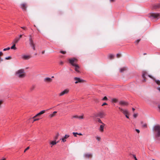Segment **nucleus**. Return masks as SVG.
I'll return each instance as SVG.
<instances>
[{"instance_id":"16","label":"nucleus","mask_w":160,"mask_h":160,"mask_svg":"<svg viewBox=\"0 0 160 160\" xmlns=\"http://www.w3.org/2000/svg\"><path fill=\"white\" fill-rule=\"evenodd\" d=\"M29 44L30 46L31 47H32L33 49L35 50V45L33 41L31 42H30Z\"/></svg>"},{"instance_id":"39","label":"nucleus","mask_w":160,"mask_h":160,"mask_svg":"<svg viewBox=\"0 0 160 160\" xmlns=\"http://www.w3.org/2000/svg\"><path fill=\"white\" fill-rule=\"evenodd\" d=\"M60 52L62 54H65L66 53V52L65 51H60Z\"/></svg>"},{"instance_id":"50","label":"nucleus","mask_w":160,"mask_h":160,"mask_svg":"<svg viewBox=\"0 0 160 160\" xmlns=\"http://www.w3.org/2000/svg\"><path fill=\"white\" fill-rule=\"evenodd\" d=\"M3 54V53L2 52H0V59L1 58V56Z\"/></svg>"},{"instance_id":"44","label":"nucleus","mask_w":160,"mask_h":160,"mask_svg":"<svg viewBox=\"0 0 160 160\" xmlns=\"http://www.w3.org/2000/svg\"><path fill=\"white\" fill-rule=\"evenodd\" d=\"M138 115V114H134L133 115V117L135 118H136Z\"/></svg>"},{"instance_id":"31","label":"nucleus","mask_w":160,"mask_h":160,"mask_svg":"<svg viewBox=\"0 0 160 160\" xmlns=\"http://www.w3.org/2000/svg\"><path fill=\"white\" fill-rule=\"evenodd\" d=\"M29 36V42L32 41H33V40H32V39L31 35H30Z\"/></svg>"},{"instance_id":"35","label":"nucleus","mask_w":160,"mask_h":160,"mask_svg":"<svg viewBox=\"0 0 160 160\" xmlns=\"http://www.w3.org/2000/svg\"><path fill=\"white\" fill-rule=\"evenodd\" d=\"M21 28H22V29H23L24 30H26L27 29V28L25 27H21Z\"/></svg>"},{"instance_id":"64","label":"nucleus","mask_w":160,"mask_h":160,"mask_svg":"<svg viewBox=\"0 0 160 160\" xmlns=\"http://www.w3.org/2000/svg\"><path fill=\"white\" fill-rule=\"evenodd\" d=\"M135 160H138L137 158Z\"/></svg>"},{"instance_id":"54","label":"nucleus","mask_w":160,"mask_h":160,"mask_svg":"<svg viewBox=\"0 0 160 160\" xmlns=\"http://www.w3.org/2000/svg\"><path fill=\"white\" fill-rule=\"evenodd\" d=\"M44 53H45V51H42V54H44Z\"/></svg>"},{"instance_id":"33","label":"nucleus","mask_w":160,"mask_h":160,"mask_svg":"<svg viewBox=\"0 0 160 160\" xmlns=\"http://www.w3.org/2000/svg\"><path fill=\"white\" fill-rule=\"evenodd\" d=\"M108 99L107 97L105 96L102 99V101H107Z\"/></svg>"},{"instance_id":"17","label":"nucleus","mask_w":160,"mask_h":160,"mask_svg":"<svg viewBox=\"0 0 160 160\" xmlns=\"http://www.w3.org/2000/svg\"><path fill=\"white\" fill-rule=\"evenodd\" d=\"M72 118H76L78 119H83V117L82 116H78V115H74L72 117Z\"/></svg>"},{"instance_id":"14","label":"nucleus","mask_w":160,"mask_h":160,"mask_svg":"<svg viewBox=\"0 0 160 160\" xmlns=\"http://www.w3.org/2000/svg\"><path fill=\"white\" fill-rule=\"evenodd\" d=\"M44 81L47 82H50L52 81V79L48 77H47L44 79Z\"/></svg>"},{"instance_id":"47","label":"nucleus","mask_w":160,"mask_h":160,"mask_svg":"<svg viewBox=\"0 0 160 160\" xmlns=\"http://www.w3.org/2000/svg\"><path fill=\"white\" fill-rule=\"evenodd\" d=\"M39 116V115L38 114V113L35 116H34L32 118H35L36 117H37L38 116Z\"/></svg>"},{"instance_id":"15","label":"nucleus","mask_w":160,"mask_h":160,"mask_svg":"<svg viewBox=\"0 0 160 160\" xmlns=\"http://www.w3.org/2000/svg\"><path fill=\"white\" fill-rule=\"evenodd\" d=\"M69 135H68L66 134L63 138H62L61 140L62 141L64 142L66 141V139L69 137Z\"/></svg>"},{"instance_id":"43","label":"nucleus","mask_w":160,"mask_h":160,"mask_svg":"<svg viewBox=\"0 0 160 160\" xmlns=\"http://www.w3.org/2000/svg\"><path fill=\"white\" fill-rule=\"evenodd\" d=\"M33 119H33V122H35V121L38 120L39 119L38 118H35V119L33 118Z\"/></svg>"},{"instance_id":"11","label":"nucleus","mask_w":160,"mask_h":160,"mask_svg":"<svg viewBox=\"0 0 160 160\" xmlns=\"http://www.w3.org/2000/svg\"><path fill=\"white\" fill-rule=\"evenodd\" d=\"M148 76L149 78H151V79H153L155 81V82L157 83V84L158 85H160V80H155L154 78L153 77H152V76L151 75H148Z\"/></svg>"},{"instance_id":"3","label":"nucleus","mask_w":160,"mask_h":160,"mask_svg":"<svg viewBox=\"0 0 160 160\" xmlns=\"http://www.w3.org/2000/svg\"><path fill=\"white\" fill-rule=\"evenodd\" d=\"M153 130L155 133V138L158 139L160 137V126L157 125L155 126Z\"/></svg>"},{"instance_id":"20","label":"nucleus","mask_w":160,"mask_h":160,"mask_svg":"<svg viewBox=\"0 0 160 160\" xmlns=\"http://www.w3.org/2000/svg\"><path fill=\"white\" fill-rule=\"evenodd\" d=\"M118 109L120 110L123 113H126V111L125 110V109H123L122 108H121L120 107H119Z\"/></svg>"},{"instance_id":"4","label":"nucleus","mask_w":160,"mask_h":160,"mask_svg":"<svg viewBox=\"0 0 160 160\" xmlns=\"http://www.w3.org/2000/svg\"><path fill=\"white\" fill-rule=\"evenodd\" d=\"M74 80L76 81L75 82V83L76 84L78 83H83L84 82V80L78 77H75L74 78Z\"/></svg>"},{"instance_id":"13","label":"nucleus","mask_w":160,"mask_h":160,"mask_svg":"<svg viewBox=\"0 0 160 160\" xmlns=\"http://www.w3.org/2000/svg\"><path fill=\"white\" fill-rule=\"evenodd\" d=\"M150 16L154 18H156L160 16V14L158 13H152L151 14Z\"/></svg>"},{"instance_id":"63","label":"nucleus","mask_w":160,"mask_h":160,"mask_svg":"<svg viewBox=\"0 0 160 160\" xmlns=\"http://www.w3.org/2000/svg\"><path fill=\"white\" fill-rule=\"evenodd\" d=\"M54 78V76H52V78Z\"/></svg>"},{"instance_id":"22","label":"nucleus","mask_w":160,"mask_h":160,"mask_svg":"<svg viewBox=\"0 0 160 160\" xmlns=\"http://www.w3.org/2000/svg\"><path fill=\"white\" fill-rule=\"evenodd\" d=\"M13 45L10 48L12 49L16 50V48L15 47V44L14 43H12Z\"/></svg>"},{"instance_id":"9","label":"nucleus","mask_w":160,"mask_h":160,"mask_svg":"<svg viewBox=\"0 0 160 160\" xmlns=\"http://www.w3.org/2000/svg\"><path fill=\"white\" fill-rule=\"evenodd\" d=\"M31 57L30 55H23L22 56V58L24 60H28L31 58Z\"/></svg>"},{"instance_id":"62","label":"nucleus","mask_w":160,"mask_h":160,"mask_svg":"<svg viewBox=\"0 0 160 160\" xmlns=\"http://www.w3.org/2000/svg\"><path fill=\"white\" fill-rule=\"evenodd\" d=\"M141 123H142V124H143V122H141Z\"/></svg>"},{"instance_id":"7","label":"nucleus","mask_w":160,"mask_h":160,"mask_svg":"<svg viewBox=\"0 0 160 160\" xmlns=\"http://www.w3.org/2000/svg\"><path fill=\"white\" fill-rule=\"evenodd\" d=\"M119 103V105L123 106H127L128 105V103L127 102L123 101H120Z\"/></svg>"},{"instance_id":"36","label":"nucleus","mask_w":160,"mask_h":160,"mask_svg":"<svg viewBox=\"0 0 160 160\" xmlns=\"http://www.w3.org/2000/svg\"><path fill=\"white\" fill-rule=\"evenodd\" d=\"M10 49V48L9 47H8L7 48H4L3 49V51H6V50H9V49Z\"/></svg>"},{"instance_id":"48","label":"nucleus","mask_w":160,"mask_h":160,"mask_svg":"<svg viewBox=\"0 0 160 160\" xmlns=\"http://www.w3.org/2000/svg\"><path fill=\"white\" fill-rule=\"evenodd\" d=\"M155 7H156V8H159L160 7V4H159L158 5H157L155 6Z\"/></svg>"},{"instance_id":"41","label":"nucleus","mask_w":160,"mask_h":160,"mask_svg":"<svg viewBox=\"0 0 160 160\" xmlns=\"http://www.w3.org/2000/svg\"><path fill=\"white\" fill-rule=\"evenodd\" d=\"M11 58L10 56H9L8 57H6L5 58V59L6 60H8V59H10Z\"/></svg>"},{"instance_id":"37","label":"nucleus","mask_w":160,"mask_h":160,"mask_svg":"<svg viewBox=\"0 0 160 160\" xmlns=\"http://www.w3.org/2000/svg\"><path fill=\"white\" fill-rule=\"evenodd\" d=\"M72 133L75 137H77V135H78V132H73Z\"/></svg>"},{"instance_id":"18","label":"nucleus","mask_w":160,"mask_h":160,"mask_svg":"<svg viewBox=\"0 0 160 160\" xmlns=\"http://www.w3.org/2000/svg\"><path fill=\"white\" fill-rule=\"evenodd\" d=\"M21 8L23 10H26V4L25 3H22L21 4Z\"/></svg>"},{"instance_id":"1","label":"nucleus","mask_w":160,"mask_h":160,"mask_svg":"<svg viewBox=\"0 0 160 160\" xmlns=\"http://www.w3.org/2000/svg\"><path fill=\"white\" fill-rule=\"evenodd\" d=\"M69 63L73 66L75 67V70L77 72H79V69L80 68L79 66L76 64L77 62V60L75 58H72L69 59Z\"/></svg>"},{"instance_id":"45","label":"nucleus","mask_w":160,"mask_h":160,"mask_svg":"<svg viewBox=\"0 0 160 160\" xmlns=\"http://www.w3.org/2000/svg\"><path fill=\"white\" fill-rule=\"evenodd\" d=\"M108 104L106 102H104L102 104V106H103L105 105H107Z\"/></svg>"},{"instance_id":"61","label":"nucleus","mask_w":160,"mask_h":160,"mask_svg":"<svg viewBox=\"0 0 160 160\" xmlns=\"http://www.w3.org/2000/svg\"><path fill=\"white\" fill-rule=\"evenodd\" d=\"M92 155L91 154V156H90L91 158L92 157Z\"/></svg>"},{"instance_id":"26","label":"nucleus","mask_w":160,"mask_h":160,"mask_svg":"<svg viewBox=\"0 0 160 160\" xmlns=\"http://www.w3.org/2000/svg\"><path fill=\"white\" fill-rule=\"evenodd\" d=\"M125 110L126 111V113L125 114L124 113H123V114H124V115H125V116L127 118H128L129 117L128 116V111L127 110L125 109Z\"/></svg>"},{"instance_id":"24","label":"nucleus","mask_w":160,"mask_h":160,"mask_svg":"<svg viewBox=\"0 0 160 160\" xmlns=\"http://www.w3.org/2000/svg\"><path fill=\"white\" fill-rule=\"evenodd\" d=\"M58 142H59V141H57V142H56V140H55L54 141H52L51 142H50V144L52 145H54L56 144L57 143H58Z\"/></svg>"},{"instance_id":"52","label":"nucleus","mask_w":160,"mask_h":160,"mask_svg":"<svg viewBox=\"0 0 160 160\" xmlns=\"http://www.w3.org/2000/svg\"><path fill=\"white\" fill-rule=\"evenodd\" d=\"M158 108L159 109V111L160 112V105H158Z\"/></svg>"},{"instance_id":"21","label":"nucleus","mask_w":160,"mask_h":160,"mask_svg":"<svg viewBox=\"0 0 160 160\" xmlns=\"http://www.w3.org/2000/svg\"><path fill=\"white\" fill-rule=\"evenodd\" d=\"M95 120L96 122H98L101 124H102V123H103L101 121V120L99 118H97L95 119Z\"/></svg>"},{"instance_id":"30","label":"nucleus","mask_w":160,"mask_h":160,"mask_svg":"<svg viewBox=\"0 0 160 160\" xmlns=\"http://www.w3.org/2000/svg\"><path fill=\"white\" fill-rule=\"evenodd\" d=\"M114 55L112 54H110L109 56V57L110 59H112L114 58Z\"/></svg>"},{"instance_id":"23","label":"nucleus","mask_w":160,"mask_h":160,"mask_svg":"<svg viewBox=\"0 0 160 160\" xmlns=\"http://www.w3.org/2000/svg\"><path fill=\"white\" fill-rule=\"evenodd\" d=\"M84 158H89L90 157V154H85L84 155Z\"/></svg>"},{"instance_id":"5","label":"nucleus","mask_w":160,"mask_h":160,"mask_svg":"<svg viewBox=\"0 0 160 160\" xmlns=\"http://www.w3.org/2000/svg\"><path fill=\"white\" fill-rule=\"evenodd\" d=\"M22 35H20L19 37H16L15 38L14 40H13L12 43H14L15 44L17 43L19 41L20 39L22 38Z\"/></svg>"},{"instance_id":"57","label":"nucleus","mask_w":160,"mask_h":160,"mask_svg":"<svg viewBox=\"0 0 160 160\" xmlns=\"http://www.w3.org/2000/svg\"><path fill=\"white\" fill-rule=\"evenodd\" d=\"M3 61V59H0V62H2Z\"/></svg>"},{"instance_id":"29","label":"nucleus","mask_w":160,"mask_h":160,"mask_svg":"<svg viewBox=\"0 0 160 160\" xmlns=\"http://www.w3.org/2000/svg\"><path fill=\"white\" fill-rule=\"evenodd\" d=\"M141 39H138L137 40H136L134 43H135L136 44V45H137L138 43L139 42H140V41Z\"/></svg>"},{"instance_id":"25","label":"nucleus","mask_w":160,"mask_h":160,"mask_svg":"<svg viewBox=\"0 0 160 160\" xmlns=\"http://www.w3.org/2000/svg\"><path fill=\"white\" fill-rule=\"evenodd\" d=\"M47 110H42V111H41L40 112L38 113V114L39 115L42 114H43L44 113H45L46 112V111Z\"/></svg>"},{"instance_id":"51","label":"nucleus","mask_w":160,"mask_h":160,"mask_svg":"<svg viewBox=\"0 0 160 160\" xmlns=\"http://www.w3.org/2000/svg\"><path fill=\"white\" fill-rule=\"evenodd\" d=\"M136 131L138 133H139L140 132V131L138 129H136Z\"/></svg>"},{"instance_id":"49","label":"nucleus","mask_w":160,"mask_h":160,"mask_svg":"<svg viewBox=\"0 0 160 160\" xmlns=\"http://www.w3.org/2000/svg\"><path fill=\"white\" fill-rule=\"evenodd\" d=\"M132 156L133 157V158H134L135 159H136L137 158L136 157L135 155L133 154V155H132Z\"/></svg>"},{"instance_id":"53","label":"nucleus","mask_w":160,"mask_h":160,"mask_svg":"<svg viewBox=\"0 0 160 160\" xmlns=\"http://www.w3.org/2000/svg\"><path fill=\"white\" fill-rule=\"evenodd\" d=\"M60 63L61 65H62L63 64V62L62 61H61Z\"/></svg>"},{"instance_id":"46","label":"nucleus","mask_w":160,"mask_h":160,"mask_svg":"<svg viewBox=\"0 0 160 160\" xmlns=\"http://www.w3.org/2000/svg\"><path fill=\"white\" fill-rule=\"evenodd\" d=\"M39 116V115L38 114V113L35 116H34L32 118H35L36 117H37L38 116Z\"/></svg>"},{"instance_id":"56","label":"nucleus","mask_w":160,"mask_h":160,"mask_svg":"<svg viewBox=\"0 0 160 160\" xmlns=\"http://www.w3.org/2000/svg\"><path fill=\"white\" fill-rule=\"evenodd\" d=\"M115 1V0H110L111 2H113Z\"/></svg>"},{"instance_id":"34","label":"nucleus","mask_w":160,"mask_h":160,"mask_svg":"<svg viewBox=\"0 0 160 160\" xmlns=\"http://www.w3.org/2000/svg\"><path fill=\"white\" fill-rule=\"evenodd\" d=\"M118 99H117L116 98H113L112 99V101L114 102H118Z\"/></svg>"},{"instance_id":"42","label":"nucleus","mask_w":160,"mask_h":160,"mask_svg":"<svg viewBox=\"0 0 160 160\" xmlns=\"http://www.w3.org/2000/svg\"><path fill=\"white\" fill-rule=\"evenodd\" d=\"M29 147H28L24 151V152H25L26 151H27V150H28V149H29Z\"/></svg>"},{"instance_id":"60","label":"nucleus","mask_w":160,"mask_h":160,"mask_svg":"<svg viewBox=\"0 0 160 160\" xmlns=\"http://www.w3.org/2000/svg\"><path fill=\"white\" fill-rule=\"evenodd\" d=\"M135 110V108H132V111H134Z\"/></svg>"},{"instance_id":"58","label":"nucleus","mask_w":160,"mask_h":160,"mask_svg":"<svg viewBox=\"0 0 160 160\" xmlns=\"http://www.w3.org/2000/svg\"><path fill=\"white\" fill-rule=\"evenodd\" d=\"M157 89L160 91V87L158 88Z\"/></svg>"},{"instance_id":"38","label":"nucleus","mask_w":160,"mask_h":160,"mask_svg":"<svg viewBox=\"0 0 160 160\" xmlns=\"http://www.w3.org/2000/svg\"><path fill=\"white\" fill-rule=\"evenodd\" d=\"M121 56V54H119V53H118L117 54V58H120Z\"/></svg>"},{"instance_id":"32","label":"nucleus","mask_w":160,"mask_h":160,"mask_svg":"<svg viewBox=\"0 0 160 160\" xmlns=\"http://www.w3.org/2000/svg\"><path fill=\"white\" fill-rule=\"evenodd\" d=\"M96 139L98 141H100L101 140V138L99 137L98 136H96Z\"/></svg>"},{"instance_id":"28","label":"nucleus","mask_w":160,"mask_h":160,"mask_svg":"<svg viewBox=\"0 0 160 160\" xmlns=\"http://www.w3.org/2000/svg\"><path fill=\"white\" fill-rule=\"evenodd\" d=\"M125 70H126V68L123 67L120 69V72H123L124 71H125Z\"/></svg>"},{"instance_id":"19","label":"nucleus","mask_w":160,"mask_h":160,"mask_svg":"<svg viewBox=\"0 0 160 160\" xmlns=\"http://www.w3.org/2000/svg\"><path fill=\"white\" fill-rule=\"evenodd\" d=\"M57 113V112L54 111L52 114H50L49 115V117L50 118H52L55 116V114Z\"/></svg>"},{"instance_id":"6","label":"nucleus","mask_w":160,"mask_h":160,"mask_svg":"<svg viewBox=\"0 0 160 160\" xmlns=\"http://www.w3.org/2000/svg\"><path fill=\"white\" fill-rule=\"evenodd\" d=\"M69 92V90L68 89H65L64 91L61 92L59 94V96H61L65 94H67Z\"/></svg>"},{"instance_id":"27","label":"nucleus","mask_w":160,"mask_h":160,"mask_svg":"<svg viewBox=\"0 0 160 160\" xmlns=\"http://www.w3.org/2000/svg\"><path fill=\"white\" fill-rule=\"evenodd\" d=\"M59 136V133H58L54 137V140H57Z\"/></svg>"},{"instance_id":"10","label":"nucleus","mask_w":160,"mask_h":160,"mask_svg":"<svg viewBox=\"0 0 160 160\" xmlns=\"http://www.w3.org/2000/svg\"><path fill=\"white\" fill-rule=\"evenodd\" d=\"M148 75V74L146 72H143L142 75V77L143 78L142 82H144L146 81V76Z\"/></svg>"},{"instance_id":"40","label":"nucleus","mask_w":160,"mask_h":160,"mask_svg":"<svg viewBox=\"0 0 160 160\" xmlns=\"http://www.w3.org/2000/svg\"><path fill=\"white\" fill-rule=\"evenodd\" d=\"M147 126V125L146 124H145V123L143 124L142 125V126L143 127L145 128H146Z\"/></svg>"},{"instance_id":"2","label":"nucleus","mask_w":160,"mask_h":160,"mask_svg":"<svg viewBox=\"0 0 160 160\" xmlns=\"http://www.w3.org/2000/svg\"><path fill=\"white\" fill-rule=\"evenodd\" d=\"M16 75L17 77L19 78H24L26 76L24 70L23 69L18 70L16 72Z\"/></svg>"},{"instance_id":"12","label":"nucleus","mask_w":160,"mask_h":160,"mask_svg":"<svg viewBox=\"0 0 160 160\" xmlns=\"http://www.w3.org/2000/svg\"><path fill=\"white\" fill-rule=\"evenodd\" d=\"M105 115L104 113L103 112H100L98 113L96 117H99L100 118H102Z\"/></svg>"},{"instance_id":"55","label":"nucleus","mask_w":160,"mask_h":160,"mask_svg":"<svg viewBox=\"0 0 160 160\" xmlns=\"http://www.w3.org/2000/svg\"><path fill=\"white\" fill-rule=\"evenodd\" d=\"M6 160V158H3L2 159H1L0 160Z\"/></svg>"},{"instance_id":"59","label":"nucleus","mask_w":160,"mask_h":160,"mask_svg":"<svg viewBox=\"0 0 160 160\" xmlns=\"http://www.w3.org/2000/svg\"><path fill=\"white\" fill-rule=\"evenodd\" d=\"M78 135H82V134L81 133H78Z\"/></svg>"},{"instance_id":"8","label":"nucleus","mask_w":160,"mask_h":160,"mask_svg":"<svg viewBox=\"0 0 160 160\" xmlns=\"http://www.w3.org/2000/svg\"><path fill=\"white\" fill-rule=\"evenodd\" d=\"M105 125V124L104 123H102L100 125V128H99V130L101 132H103L104 131V128Z\"/></svg>"}]
</instances>
